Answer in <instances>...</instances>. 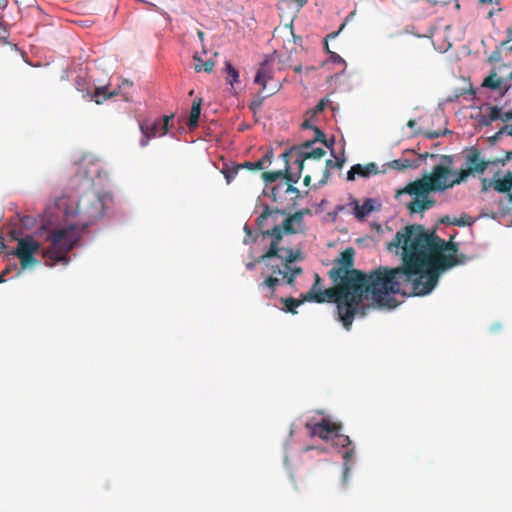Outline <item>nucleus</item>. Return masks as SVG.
<instances>
[{"mask_svg":"<svg viewBox=\"0 0 512 512\" xmlns=\"http://www.w3.org/2000/svg\"><path fill=\"white\" fill-rule=\"evenodd\" d=\"M412 240L408 233V226L398 231L393 240L388 244V249H401L402 265L396 268L380 266L366 274L360 270H354L352 285L356 294L360 317H364L370 306L363 303L365 299L372 301L373 307L394 308L397 301L391 297L393 294H406V287L410 286L411 295H415L413 283L422 275L415 250L411 248Z\"/></svg>","mask_w":512,"mask_h":512,"instance_id":"nucleus-1","label":"nucleus"},{"mask_svg":"<svg viewBox=\"0 0 512 512\" xmlns=\"http://www.w3.org/2000/svg\"><path fill=\"white\" fill-rule=\"evenodd\" d=\"M57 206L65 210L66 218L77 216L78 221L65 227L55 228L46 237L50 245L42 249L41 253L45 264L50 267L58 263L64 266L69 264L68 254L81 239L83 230L104 215L105 199L94 192H87L78 201L62 198Z\"/></svg>","mask_w":512,"mask_h":512,"instance_id":"nucleus-2","label":"nucleus"},{"mask_svg":"<svg viewBox=\"0 0 512 512\" xmlns=\"http://www.w3.org/2000/svg\"><path fill=\"white\" fill-rule=\"evenodd\" d=\"M412 246L415 250L422 275L413 283L416 295H427L437 285L440 274L468 261V257L458 254V245L451 239L445 241L436 235L434 231H427L422 225L408 226Z\"/></svg>","mask_w":512,"mask_h":512,"instance_id":"nucleus-3","label":"nucleus"},{"mask_svg":"<svg viewBox=\"0 0 512 512\" xmlns=\"http://www.w3.org/2000/svg\"><path fill=\"white\" fill-rule=\"evenodd\" d=\"M263 236L272 238L268 250L254 261L246 263V268L254 270L257 264L263 263L265 265V271L262 272L265 277L258 284V289L265 299H271L274 297L278 286L283 283L292 285L297 276L302 274V268L294 266L293 263L302 260L303 255L300 250L279 246L282 240V230L279 226L266 230L263 232Z\"/></svg>","mask_w":512,"mask_h":512,"instance_id":"nucleus-4","label":"nucleus"},{"mask_svg":"<svg viewBox=\"0 0 512 512\" xmlns=\"http://www.w3.org/2000/svg\"><path fill=\"white\" fill-rule=\"evenodd\" d=\"M335 285L325 290H319L318 294L308 292L304 300L316 303L334 302L337 308L338 319L346 330H350L355 316H360L356 294L352 285V278L348 281L337 280Z\"/></svg>","mask_w":512,"mask_h":512,"instance_id":"nucleus-5","label":"nucleus"},{"mask_svg":"<svg viewBox=\"0 0 512 512\" xmlns=\"http://www.w3.org/2000/svg\"><path fill=\"white\" fill-rule=\"evenodd\" d=\"M440 161V164L433 167L430 174L409 183L397 194L407 193L416 197H426L431 191H445L452 188L450 174L454 165V156L442 155Z\"/></svg>","mask_w":512,"mask_h":512,"instance_id":"nucleus-6","label":"nucleus"},{"mask_svg":"<svg viewBox=\"0 0 512 512\" xmlns=\"http://www.w3.org/2000/svg\"><path fill=\"white\" fill-rule=\"evenodd\" d=\"M464 168L457 171L451 169L450 182L452 187L467 181L470 176L483 174L492 161L482 157L478 148L471 146L463 150Z\"/></svg>","mask_w":512,"mask_h":512,"instance_id":"nucleus-7","label":"nucleus"},{"mask_svg":"<svg viewBox=\"0 0 512 512\" xmlns=\"http://www.w3.org/2000/svg\"><path fill=\"white\" fill-rule=\"evenodd\" d=\"M40 248V242L31 235H26L18 240L16 249L9 252V255L17 256L20 260L21 268L16 274L17 277L21 275L23 270L30 269L41 264V262L34 256Z\"/></svg>","mask_w":512,"mask_h":512,"instance_id":"nucleus-8","label":"nucleus"},{"mask_svg":"<svg viewBox=\"0 0 512 512\" xmlns=\"http://www.w3.org/2000/svg\"><path fill=\"white\" fill-rule=\"evenodd\" d=\"M355 250L352 247L346 248L342 251L339 257L334 261L333 268L328 272L330 279L333 282L337 280L348 281L354 276L352 275L354 265Z\"/></svg>","mask_w":512,"mask_h":512,"instance_id":"nucleus-9","label":"nucleus"},{"mask_svg":"<svg viewBox=\"0 0 512 512\" xmlns=\"http://www.w3.org/2000/svg\"><path fill=\"white\" fill-rule=\"evenodd\" d=\"M174 115H165L162 118L155 120H144L140 123V131L142 137L140 139V146L145 147L148 145L150 139L163 136L169 131V121L173 119Z\"/></svg>","mask_w":512,"mask_h":512,"instance_id":"nucleus-10","label":"nucleus"},{"mask_svg":"<svg viewBox=\"0 0 512 512\" xmlns=\"http://www.w3.org/2000/svg\"><path fill=\"white\" fill-rule=\"evenodd\" d=\"M305 427L311 437L317 436L325 441H331L337 430L342 429L341 424L332 422L328 418H323L320 422L315 423L309 421L305 424Z\"/></svg>","mask_w":512,"mask_h":512,"instance_id":"nucleus-11","label":"nucleus"},{"mask_svg":"<svg viewBox=\"0 0 512 512\" xmlns=\"http://www.w3.org/2000/svg\"><path fill=\"white\" fill-rule=\"evenodd\" d=\"M132 86L133 82L125 79L118 88L113 91H108L106 86H101L97 87L93 93L88 92L87 96L97 104H102L104 100L118 95H121L125 101H128L130 94L127 92V89H130Z\"/></svg>","mask_w":512,"mask_h":512,"instance_id":"nucleus-12","label":"nucleus"},{"mask_svg":"<svg viewBox=\"0 0 512 512\" xmlns=\"http://www.w3.org/2000/svg\"><path fill=\"white\" fill-rule=\"evenodd\" d=\"M312 145L313 141H306L299 146H293L289 150L284 151L280 157L284 161L286 168H290L289 161L290 158L293 157L294 164H296L298 168L297 173L301 174L304 168V162L308 159V157H304V149H309Z\"/></svg>","mask_w":512,"mask_h":512,"instance_id":"nucleus-13","label":"nucleus"},{"mask_svg":"<svg viewBox=\"0 0 512 512\" xmlns=\"http://www.w3.org/2000/svg\"><path fill=\"white\" fill-rule=\"evenodd\" d=\"M304 211H297L293 215L288 216L284 221L282 226L278 225L282 230V235L284 233L287 234H296L304 231V222L303 216Z\"/></svg>","mask_w":512,"mask_h":512,"instance_id":"nucleus-14","label":"nucleus"},{"mask_svg":"<svg viewBox=\"0 0 512 512\" xmlns=\"http://www.w3.org/2000/svg\"><path fill=\"white\" fill-rule=\"evenodd\" d=\"M381 171L378 169V166L374 162L367 163L365 165L355 164L351 166L350 170L347 172V180L354 181L356 176L369 178L372 175H377Z\"/></svg>","mask_w":512,"mask_h":512,"instance_id":"nucleus-15","label":"nucleus"},{"mask_svg":"<svg viewBox=\"0 0 512 512\" xmlns=\"http://www.w3.org/2000/svg\"><path fill=\"white\" fill-rule=\"evenodd\" d=\"M273 78V61L270 59L264 60L257 70L254 82L262 86V90L266 91L267 83Z\"/></svg>","mask_w":512,"mask_h":512,"instance_id":"nucleus-16","label":"nucleus"},{"mask_svg":"<svg viewBox=\"0 0 512 512\" xmlns=\"http://www.w3.org/2000/svg\"><path fill=\"white\" fill-rule=\"evenodd\" d=\"M283 33L287 36H290L292 39H288V43L284 45V48L288 53H292L296 50L297 46L302 44V38L300 36H296L293 31L292 24L285 25L281 30L276 28L273 33V38L278 40V34Z\"/></svg>","mask_w":512,"mask_h":512,"instance_id":"nucleus-17","label":"nucleus"},{"mask_svg":"<svg viewBox=\"0 0 512 512\" xmlns=\"http://www.w3.org/2000/svg\"><path fill=\"white\" fill-rule=\"evenodd\" d=\"M483 188L482 191H486L488 185H493L494 189L500 193H510L512 188V174L510 172L503 179H498L493 183H488L487 179H482Z\"/></svg>","mask_w":512,"mask_h":512,"instance_id":"nucleus-18","label":"nucleus"},{"mask_svg":"<svg viewBox=\"0 0 512 512\" xmlns=\"http://www.w3.org/2000/svg\"><path fill=\"white\" fill-rule=\"evenodd\" d=\"M354 215L359 220H364L371 212L376 210V200L367 198L364 200L362 205H359L357 201H354Z\"/></svg>","mask_w":512,"mask_h":512,"instance_id":"nucleus-19","label":"nucleus"},{"mask_svg":"<svg viewBox=\"0 0 512 512\" xmlns=\"http://www.w3.org/2000/svg\"><path fill=\"white\" fill-rule=\"evenodd\" d=\"M282 213L284 214V211H281L279 209H271L269 206H265L262 213L258 216L256 219V225L259 230H261V233L263 234V228L266 226V222L269 218H273V222H276V215Z\"/></svg>","mask_w":512,"mask_h":512,"instance_id":"nucleus-20","label":"nucleus"},{"mask_svg":"<svg viewBox=\"0 0 512 512\" xmlns=\"http://www.w3.org/2000/svg\"><path fill=\"white\" fill-rule=\"evenodd\" d=\"M435 200L428 199L427 197H416L409 205L408 208L412 213H420L435 205Z\"/></svg>","mask_w":512,"mask_h":512,"instance_id":"nucleus-21","label":"nucleus"},{"mask_svg":"<svg viewBox=\"0 0 512 512\" xmlns=\"http://www.w3.org/2000/svg\"><path fill=\"white\" fill-rule=\"evenodd\" d=\"M278 189L283 193H293L296 197L299 196V190L291 183H278L271 189V198L274 202H278Z\"/></svg>","mask_w":512,"mask_h":512,"instance_id":"nucleus-22","label":"nucleus"},{"mask_svg":"<svg viewBox=\"0 0 512 512\" xmlns=\"http://www.w3.org/2000/svg\"><path fill=\"white\" fill-rule=\"evenodd\" d=\"M194 60V69L196 72L205 71L206 73H211L214 69L215 62L213 60L204 61L198 53H195L193 56Z\"/></svg>","mask_w":512,"mask_h":512,"instance_id":"nucleus-23","label":"nucleus"},{"mask_svg":"<svg viewBox=\"0 0 512 512\" xmlns=\"http://www.w3.org/2000/svg\"><path fill=\"white\" fill-rule=\"evenodd\" d=\"M201 104H202L201 98L195 99L192 103L190 116H189V119L187 122V125L190 128H195L198 124V120H199L200 112H201Z\"/></svg>","mask_w":512,"mask_h":512,"instance_id":"nucleus-24","label":"nucleus"},{"mask_svg":"<svg viewBox=\"0 0 512 512\" xmlns=\"http://www.w3.org/2000/svg\"><path fill=\"white\" fill-rule=\"evenodd\" d=\"M502 83L503 79L498 77L495 72H492L488 77L484 79L482 85L492 90H497L502 87Z\"/></svg>","mask_w":512,"mask_h":512,"instance_id":"nucleus-25","label":"nucleus"},{"mask_svg":"<svg viewBox=\"0 0 512 512\" xmlns=\"http://www.w3.org/2000/svg\"><path fill=\"white\" fill-rule=\"evenodd\" d=\"M242 169L241 164H230L225 165V167L222 170V173L224 174V177L227 181V183H230L235 176L237 175L238 171Z\"/></svg>","mask_w":512,"mask_h":512,"instance_id":"nucleus-26","label":"nucleus"},{"mask_svg":"<svg viewBox=\"0 0 512 512\" xmlns=\"http://www.w3.org/2000/svg\"><path fill=\"white\" fill-rule=\"evenodd\" d=\"M281 301L285 305L284 311L290 312L292 314H296L297 307L300 306L303 303V301H305V300L304 299L298 300L293 297H288V298H282Z\"/></svg>","mask_w":512,"mask_h":512,"instance_id":"nucleus-27","label":"nucleus"},{"mask_svg":"<svg viewBox=\"0 0 512 512\" xmlns=\"http://www.w3.org/2000/svg\"><path fill=\"white\" fill-rule=\"evenodd\" d=\"M487 110L488 113L483 116L484 119L487 118V120H483L484 124L488 125L492 121L499 120V118L501 117V108H499L498 106H489Z\"/></svg>","mask_w":512,"mask_h":512,"instance_id":"nucleus-28","label":"nucleus"},{"mask_svg":"<svg viewBox=\"0 0 512 512\" xmlns=\"http://www.w3.org/2000/svg\"><path fill=\"white\" fill-rule=\"evenodd\" d=\"M225 69L227 72V83L230 85H233L234 83L239 82V72L236 68L233 67V65L230 62H226Z\"/></svg>","mask_w":512,"mask_h":512,"instance_id":"nucleus-29","label":"nucleus"},{"mask_svg":"<svg viewBox=\"0 0 512 512\" xmlns=\"http://www.w3.org/2000/svg\"><path fill=\"white\" fill-rule=\"evenodd\" d=\"M499 205L504 214H512V194L505 193V195L500 199Z\"/></svg>","mask_w":512,"mask_h":512,"instance_id":"nucleus-30","label":"nucleus"},{"mask_svg":"<svg viewBox=\"0 0 512 512\" xmlns=\"http://www.w3.org/2000/svg\"><path fill=\"white\" fill-rule=\"evenodd\" d=\"M331 441H333L336 446L340 447H347L351 444L349 436L342 434L341 430H337V433L333 435Z\"/></svg>","mask_w":512,"mask_h":512,"instance_id":"nucleus-31","label":"nucleus"},{"mask_svg":"<svg viewBox=\"0 0 512 512\" xmlns=\"http://www.w3.org/2000/svg\"><path fill=\"white\" fill-rule=\"evenodd\" d=\"M284 170L272 171V172H263L262 179L266 184L273 183L279 178L283 177Z\"/></svg>","mask_w":512,"mask_h":512,"instance_id":"nucleus-32","label":"nucleus"},{"mask_svg":"<svg viewBox=\"0 0 512 512\" xmlns=\"http://www.w3.org/2000/svg\"><path fill=\"white\" fill-rule=\"evenodd\" d=\"M326 154L325 150L323 148H309L304 149V157L314 158V159H321Z\"/></svg>","mask_w":512,"mask_h":512,"instance_id":"nucleus-33","label":"nucleus"},{"mask_svg":"<svg viewBox=\"0 0 512 512\" xmlns=\"http://www.w3.org/2000/svg\"><path fill=\"white\" fill-rule=\"evenodd\" d=\"M327 103H328V100H326V99H321V100L318 102V104H317L313 109L309 110V111L307 112V114H309V115H310V119H311V118H314L316 115H318L319 113L323 112V111H324V109H325V107H326V105H327Z\"/></svg>","mask_w":512,"mask_h":512,"instance_id":"nucleus-34","label":"nucleus"},{"mask_svg":"<svg viewBox=\"0 0 512 512\" xmlns=\"http://www.w3.org/2000/svg\"><path fill=\"white\" fill-rule=\"evenodd\" d=\"M300 177H301V174H299V173L293 174L290 171V168H286V167L284 168L283 178L286 179L285 183L295 184L298 182Z\"/></svg>","mask_w":512,"mask_h":512,"instance_id":"nucleus-35","label":"nucleus"},{"mask_svg":"<svg viewBox=\"0 0 512 512\" xmlns=\"http://www.w3.org/2000/svg\"><path fill=\"white\" fill-rule=\"evenodd\" d=\"M332 155L336 158V160L327 159L325 166H327V168H330V169H333V168L341 169L343 167L344 163H345V159L344 158H337L335 156L333 150H332Z\"/></svg>","mask_w":512,"mask_h":512,"instance_id":"nucleus-36","label":"nucleus"},{"mask_svg":"<svg viewBox=\"0 0 512 512\" xmlns=\"http://www.w3.org/2000/svg\"><path fill=\"white\" fill-rule=\"evenodd\" d=\"M415 166L414 164H402V159H396L388 163V167L395 170H405Z\"/></svg>","mask_w":512,"mask_h":512,"instance_id":"nucleus-37","label":"nucleus"},{"mask_svg":"<svg viewBox=\"0 0 512 512\" xmlns=\"http://www.w3.org/2000/svg\"><path fill=\"white\" fill-rule=\"evenodd\" d=\"M273 151L272 150H268L262 157L261 159L258 160V163H261V170H263L264 168H266L268 165H270L272 163V160H273Z\"/></svg>","mask_w":512,"mask_h":512,"instance_id":"nucleus-38","label":"nucleus"},{"mask_svg":"<svg viewBox=\"0 0 512 512\" xmlns=\"http://www.w3.org/2000/svg\"><path fill=\"white\" fill-rule=\"evenodd\" d=\"M451 131L448 130V129H444V130H438V131H428V132H425L424 135L429 138V139H434V138H438L440 136H443V135H447V134H450Z\"/></svg>","mask_w":512,"mask_h":512,"instance_id":"nucleus-39","label":"nucleus"},{"mask_svg":"<svg viewBox=\"0 0 512 512\" xmlns=\"http://www.w3.org/2000/svg\"><path fill=\"white\" fill-rule=\"evenodd\" d=\"M261 165L262 164L258 163V161H255V162L246 161V162L241 164L242 169L246 168V169H249V170H252V171L261 170Z\"/></svg>","mask_w":512,"mask_h":512,"instance_id":"nucleus-40","label":"nucleus"},{"mask_svg":"<svg viewBox=\"0 0 512 512\" xmlns=\"http://www.w3.org/2000/svg\"><path fill=\"white\" fill-rule=\"evenodd\" d=\"M501 48L502 47L499 45V47L490 54V56L488 57V61L490 63H496L501 60Z\"/></svg>","mask_w":512,"mask_h":512,"instance_id":"nucleus-41","label":"nucleus"},{"mask_svg":"<svg viewBox=\"0 0 512 512\" xmlns=\"http://www.w3.org/2000/svg\"><path fill=\"white\" fill-rule=\"evenodd\" d=\"M313 130L315 132V137H314V139L311 140V141H313V144L315 142L323 143L324 140L326 139L324 132L322 130H320L317 126L313 127Z\"/></svg>","mask_w":512,"mask_h":512,"instance_id":"nucleus-42","label":"nucleus"},{"mask_svg":"<svg viewBox=\"0 0 512 512\" xmlns=\"http://www.w3.org/2000/svg\"><path fill=\"white\" fill-rule=\"evenodd\" d=\"M511 159H512V150L506 152L504 159H495V160L492 161V164L493 165H498V164L505 165Z\"/></svg>","mask_w":512,"mask_h":512,"instance_id":"nucleus-43","label":"nucleus"},{"mask_svg":"<svg viewBox=\"0 0 512 512\" xmlns=\"http://www.w3.org/2000/svg\"><path fill=\"white\" fill-rule=\"evenodd\" d=\"M355 15V11H352L345 19V22L340 26L339 30L337 32H333L331 34H329L327 37L328 38H335L344 28V26L346 25V22L348 20H350L351 18H353V16Z\"/></svg>","mask_w":512,"mask_h":512,"instance_id":"nucleus-44","label":"nucleus"},{"mask_svg":"<svg viewBox=\"0 0 512 512\" xmlns=\"http://www.w3.org/2000/svg\"><path fill=\"white\" fill-rule=\"evenodd\" d=\"M506 34H507V39L500 43L501 47H505L508 43L512 42V27L507 28ZM508 49L512 50V45Z\"/></svg>","mask_w":512,"mask_h":512,"instance_id":"nucleus-45","label":"nucleus"},{"mask_svg":"<svg viewBox=\"0 0 512 512\" xmlns=\"http://www.w3.org/2000/svg\"><path fill=\"white\" fill-rule=\"evenodd\" d=\"M326 49L328 51V53L330 54V59L334 62V63H344V60L341 56H339L337 53L335 52H331L329 49H328V45L326 44Z\"/></svg>","mask_w":512,"mask_h":512,"instance_id":"nucleus-46","label":"nucleus"},{"mask_svg":"<svg viewBox=\"0 0 512 512\" xmlns=\"http://www.w3.org/2000/svg\"><path fill=\"white\" fill-rule=\"evenodd\" d=\"M320 281H321V278L319 277L318 274H316L315 282L309 292H313V294H318V291L322 290L320 287Z\"/></svg>","mask_w":512,"mask_h":512,"instance_id":"nucleus-47","label":"nucleus"},{"mask_svg":"<svg viewBox=\"0 0 512 512\" xmlns=\"http://www.w3.org/2000/svg\"><path fill=\"white\" fill-rule=\"evenodd\" d=\"M453 224L455 225H458V226H466V225H470L471 224V221H470V218L469 217H461L460 219H455L453 221Z\"/></svg>","mask_w":512,"mask_h":512,"instance_id":"nucleus-48","label":"nucleus"},{"mask_svg":"<svg viewBox=\"0 0 512 512\" xmlns=\"http://www.w3.org/2000/svg\"><path fill=\"white\" fill-rule=\"evenodd\" d=\"M330 168H327V166L325 167V170H324V173H323V179L320 181V184L321 185H324L326 184V182L328 181V179L330 178L331 176V173H330Z\"/></svg>","mask_w":512,"mask_h":512,"instance_id":"nucleus-49","label":"nucleus"},{"mask_svg":"<svg viewBox=\"0 0 512 512\" xmlns=\"http://www.w3.org/2000/svg\"><path fill=\"white\" fill-rule=\"evenodd\" d=\"M499 120H502L503 122H508V121L512 120V111H510V112H502L501 111V117L499 118Z\"/></svg>","mask_w":512,"mask_h":512,"instance_id":"nucleus-50","label":"nucleus"},{"mask_svg":"<svg viewBox=\"0 0 512 512\" xmlns=\"http://www.w3.org/2000/svg\"><path fill=\"white\" fill-rule=\"evenodd\" d=\"M504 132L502 131V128L496 132L492 137L489 138V141L491 143H495L496 141L499 140L500 136L503 134Z\"/></svg>","mask_w":512,"mask_h":512,"instance_id":"nucleus-51","label":"nucleus"},{"mask_svg":"<svg viewBox=\"0 0 512 512\" xmlns=\"http://www.w3.org/2000/svg\"><path fill=\"white\" fill-rule=\"evenodd\" d=\"M197 35L202 43L203 53H206V49H205V45H204V40H205L204 32L202 30H198Z\"/></svg>","mask_w":512,"mask_h":512,"instance_id":"nucleus-52","label":"nucleus"},{"mask_svg":"<svg viewBox=\"0 0 512 512\" xmlns=\"http://www.w3.org/2000/svg\"><path fill=\"white\" fill-rule=\"evenodd\" d=\"M17 269V265L16 264H13L11 266H7L3 271L2 273L4 275H8L9 273H11L13 270H16Z\"/></svg>","mask_w":512,"mask_h":512,"instance_id":"nucleus-53","label":"nucleus"},{"mask_svg":"<svg viewBox=\"0 0 512 512\" xmlns=\"http://www.w3.org/2000/svg\"><path fill=\"white\" fill-rule=\"evenodd\" d=\"M334 143H335V140H334L333 138H332V139H329V140H328V139H325V140H324V142H323V144H324L327 148L331 149V151L333 150V145H334Z\"/></svg>","mask_w":512,"mask_h":512,"instance_id":"nucleus-54","label":"nucleus"},{"mask_svg":"<svg viewBox=\"0 0 512 512\" xmlns=\"http://www.w3.org/2000/svg\"><path fill=\"white\" fill-rule=\"evenodd\" d=\"M502 131L512 136V124L503 126Z\"/></svg>","mask_w":512,"mask_h":512,"instance_id":"nucleus-55","label":"nucleus"},{"mask_svg":"<svg viewBox=\"0 0 512 512\" xmlns=\"http://www.w3.org/2000/svg\"><path fill=\"white\" fill-rule=\"evenodd\" d=\"M302 126H303L304 128H309V129H313V127H315L314 125H312V124L310 123V119H306V120H304V122L302 123Z\"/></svg>","mask_w":512,"mask_h":512,"instance_id":"nucleus-56","label":"nucleus"},{"mask_svg":"<svg viewBox=\"0 0 512 512\" xmlns=\"http://www.w3.org/2000/svg\"><path fill=\"white\" fill-rule=\"evenodd\" d=\"M277 90H278V87H277V86H275V87H273L272 89H270V90H269V91H268V92H267L263 97H264V98H266V97H268V96H271V95H273Z\"/></svg>","mask_w":512,"mask_h":512,"instance_id":"nucleus-57","label":"nucleus"},{"mask_svg":"<svg viewBox=\"0 0 512 512\" xmlns=\"http://www.w3.org/2000/svg\"><path fill=\"white\" fill-rule=\"evenodd\" d=\"M5 249H6V244L4 242L3 237L0 236V253L4 252Z\"/></svg>","mask_w":512,"mask_h":512,"instance_id":"nucleus-58","label":"nucleus"},{"mask_svg":"<svg viewBox=\"0 0 512 512\" xmlns=\"http://www.w3.org/2000/svg\"><path fill=\"white\" fill-rule=\"evenodd\" d=\"M310 182H311V176L310 175H306L303 179V183L305 186H309L310 185Z\"/></svg>","mask_w":512,"mask_h":512,"instance_id":"nucleus-59","label":"nucleus"},{"mask_svg":"<svg viewBox=\"0 0 512 512\" xmlns=\"http://www.w3.org/2000/svg\"><path fill=\"white\" fill-rule=\"evenodd\" d=\"M294 1L297 3L298 9L302 8L307 2V0H294Z\"/></svg>","mask_w":512,"mask_h":512,"instance_id":"nucleus-60","label":"nucleus"},{"mask_svg":"<svg viewBox=\"0 0 512 512\" xmlns=\"http://www.w3.org/2000/svg\"><path fill=\"white\" fill-rule=\"evenodd\" d=\"M420 157H421V158H424V159H425V158H427V157L436 158V157H437V155H435V154H430V153H428V152H425V153H424V154H422Z\"/></svg>","mask_w":512,"mask_h":512,"instance_id":"nucleus-61","label":"nucleus"},{"mask_svg":"<svg viewBox=\"0 0 512 512\" xmlns=\"http://www.w3.org/2000/svg\"><path fill=\"white\" fill-rule=\"evenodd\" d=\"M407 126H408L409 128H414V127L416 126V121H415V120H413V119H410V120L408 121V123H407Z\"/></svg>","mask_w":512,"mask_h":512,"instance_id":"nucleus-62","label":"nucleus"},{"mask_svg":"<svg viewBox=\"0 0 512 512\" xmlns=\"http://www.w3.org/2000/svg\"><path fill=\"white\" fill-rule=\"evenodd\" d=\"M76 85H77V89H78L79 91H82V92L84 91V88H82V87H83V84H81L80 80H78V81L76 82Z\"/></svg>","mask_w":512,"mask_h":512,"instance_id":"nucleus-63","label":"nucleus"},{"mask_svg":"<svg viewBox=\"0 0 512 512\" xmlns=\"http://www.w3.org/2000/svg\"><path fill=\"white\" fill-rule=\"evenodd\" d=\"M294 72L295 73H301L302 72V66L301 65H297L294 67Z\"/></svg>","mask_w":512,"mask_h":512,"instance_id":"nucleus-64","label":"nucleus"}]
</instances>
